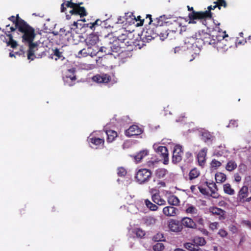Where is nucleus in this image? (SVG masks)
<instances>
[{"label": "nucleus", "mask_w": 251, "mask_h": 251, "mask_svg": "<svg viewBox=\"0 0 251 251\" xmlns=\"http://www.w3.org/2000/svg\"><path fill=\"white\" fill-rule=\"evenodd\" d=\"M168 226L171 231L174 232H179L183 229L181 222L174 219H171L168 222Z\"/></svg>", "instance_id": "obj_11"}, {"label": "nucleus", "mask_w": 251, "mask_h": 251, "mask_svg": "<svg viewBox=\"0 0 251 251\" xmlns=\"http://www.w3.org/2000/svg\"><path fill=\"white\" fill-rule=\"evenodd\" d=\"M199 189L200 190V192L201 194H202L203 195H208V192H207V190H206V188H203L201 186H199Z\"/></svg>", "instance_id": "obj_63"}, {"label": "nucleus", "mask_w": 251, "mask_h": 251, "mask_svg": "<svg viewBox=\"0 0 251 251\" xmlns=\"http://www.w3.org/2000/svg\"><path fill=\"white\" fill-rule=\"evenodd\" d=\"M226 37H228V35L226 34V31L223 33L222 36L220 35L218 36L215 47L219 51H224L227 50L229 45L227 44V41L225 39V38Z\"/></svg>", "instance_id": "obj_9"}, {"label": "nucleus", "mask_w": 251, "mask_h": 251, "mask_svg": "<svg viewBox=\"0 0 251 251\" xmlns=\"http://www.w3.org/2000/svg\"><path fill=\"white\" fill-rule=\"evenodd\" d=\"M181 224L182 226H184L186 227L195 229L197 228V224L193 221V219L189 217H185L183 218L181 221Z\"/></svg>", "instance_id": "obj_21"}, {"label": "nucleus", "mask_w": 251, "mask_h": 251, "mask_svg": "<svg viewBox=\"0 0 251 251\" xmlns=\"http://www.w3.org/2000/svg\"><path fill=\"white\" fill-rule=\"evenodd\" d=\"M183 160L186 164L191 163L193 161V156L191 152L188 151L185 154Z\"/></svg>", "instance_id": "obj_46"}, {"label": "nucleus", "mask_w": 251, "mask_h": 251, "mask_svg": "<svg viewBox=\"0 0 251 251\" xmlns=\"http://www.w3.org/2000/svg\"><path fill=\"white\" fill-rule=\"evenodd\" d=\"M15 55L25 56V51L23 49H20L19 51L14 52Z\"/></svg>", "instance_id": "obj_60"}, {"label": "nucleus", "mask_w": 251, "mask_h": 251, "mask_svg": "<svg viewBox=\"0 0 251 251\" xmlns=\"http://www.w3.org/2000/svg\"><path fill=\"white\" fill-rule=\"evenodd\" d=\"M168 202L171 205L177 206L179 204L180 201L176 196L171 195L168 198Z\"/></svg>", "instance_id": "obj_36"}, {"label": "nucleus", "mask_w": 251, "mask_h": 251, "mask_svg": "<svg viewBox=\"0 0 251 251\" xmlns=\"http://www.w3.org/2000/svg\"><path fill=\"white\" fill-rule=\"evenodd\" d=\"M151 199L152 201L158 205H165L166 203L165 200L161 197L159 192L152 194Z\"/></svg>", "instance_id": "obj_25"}, {"label": "nucleus", "mask_w": 251, "mask_h": 251, "mask_svg": "<svg viewBox=\"0 0 251 251\" xmlns=\"http://www.w3.org/2000/svg\"><path fill=\"white\" fill-rule=\"evenodd\" d=\"M18 31L22 34V42L33 41L36 34L34 28L29 25L24 20L21 21L17 24Z\"/></svg>", "instance_id": "obj_2"}, {"label": "nucleus", "mask_w": 251, "mask_h": 251, "mask_svg": "<svg viewBox=\"0 0 251 251\" xmlns=\"http://www.w3.org/2000/svg\"><path fill=\"white\" fill-rule=\"evenodd\" d=\"M25 44H27L28 46V49L27 50V58L33 60L34 59V53L36 50H38V44L37 42H33V41L27 42Z\"/></svg>", "instance_id": "obj_13"}, {"label": "nucleus", "mask_w": 251, "mask_h": 251, "mask_svg": "<svg viewBox=\"0 0 251 251\" xmlns=\"http://www.w3.org/2000/svg\"><path fill=\"white\" fill-rule=\"evenodd\" d=\"M184 248L189 250V251H202V249L199 247L196 246V245L192 242H187L183 244Z\"/></svg>", "instance_id": "obj_31"}, {"label": "nucleus", "mask_w": 251, "mask_h": 251, "mask_svg": "<svg viewBox=\"0 0 251 251\" xmlns=\"http://www.w3.org/2000/svg\"><path fill=\"white\" fill-rule=\"evenodd\" d=\"M222 165L221 162L215 159H212L210 163V166L212 168L217 169V168L220 167Z\"/></svg>", "instance_id": "obj_51"}, {"label": "nucleus", "mask_w": 251, "mask_h": 251, "mask_svg": "<svg viewBox=\"0 0 251 251\" xmlns=\"http://www.w3.org/2000/svg\"><path fill=\"white\" fill-rule=\"evenodd\" d=\"M90 140L91 143L96 146H103L104 145V140L102 138L92 137Z\"/></svg>", "instance_id": "obj_44"}, {"label": "nucleus", "mask_w": 251, "mask_h": 251, "mask_svg": "<svg viewBox=\"0 0 251 251\" xmlns=\"http://www.w3.org/2000/svg\"><path fill=\"white\" fill-rule=\"evenodd\" d=\"M200 175V171L196 168L192 169L189 173V178L190 180L194 179Z\"/></svg>", "instance_id": "obj_39"}, {"label": "nucleus", "mask_w": 251, "mask_h": 251, "mask_svg": "<svg viewBox=\"0 0 251 251\" xmlns=\"http://www.w3.org/2000/svg\"><path fill=\"white\" fill-rule=\"evenodd\" d=\"M101 21L100 19H97L93 23H90L84 24L83 25V26H87L88 27H89L91 29H93L95 28L96 26L100 25H101Z\"/></svg>", "instance_id": "obj_47"}, {"label": "nucleus", "mask_w": 251, "mask_h": 251, "mask_svg": "<svg viewBox=\"0 0 251 251\" xmlns=\"http://www.w3.org/2000/svg\"><path fill=\"white\" fill-rule=\"evenodd\" d=\"M249 190L246 185L240 189L237 195V199L240 201H243L247 197L249 194Z\"/></svg>", "instance_id": "obj_26"}, {"label": "nucleus", "mask_w": 251, "mask_h": 251, "mask_svg": "<svg viewBox=\"0 0 251 251\" xmlns=\"http://www.w3.org/2000/svg\"><path fill=\"white\" fill-rule=\"evenodd\" d=\"M75 10V9H74V7L72 8V10H70L69 13L70 14V15L67 14L66 16V19L67 20L70 19L71 18V16H75V12H74Z\"/></svg>", "instance_id": "obj_59"}, {"label": "nucleus", "mask_w": 251, "mask_h": 251, "mask_svg": "<svg viewBox=\"0 0 251 251\" xmlns=\"http://www.w3.org/2000/svg\"><path fill=\"white\" fill-rule=\"evenodd\" d=\"M101 52H104L105 54H113L115 55L125 57V55L129 56L130 54L129 50H126L124 47L123 43L119 44L118 41L113 40L112 42H109L104 46L101 47Z\"/></svg>", "instance_id": "obj_1"}, {"label": "nucleus", "mask_w": 251, "mask_h": 251, "mask_svg": "<svg viewBox=\"0 0 251 251\" xmlns=\"http://www.w3.org/2000/svg\"><path fill=\"white\" fill-rule=\"evenodd\" d=\"M237 167V164L235 161L233 160L229 161L226 166V169L229 172H231L234 170Z\"/></svg>", "instance_id": "obj_45"}, {"label": "nucleus", "mask_w": 251, "mask_h": 251, "mask_svg": "<svg viewBox=\"0 0 251 251\" xmlns=\"http://www.w3.org/2000/svg\"><path fill=\"white\" fill-rule=\"evenodd\" d=\"M145 204L146 205V206L151 211H157L158 209V207L157 205L152 203L148 199H146L145 200Z\"/></svg>", "instance_id": "obj_43"}, {"label": "nucleus", "mask_w": 251, "mask_h": 251, "mask_svg": "<svg viewBox=\"0 0 251 251\" xmlns=\"http://www.w3.org/2000/svg\"><path fill=\"white\" fill-rule=\"evenodd\" d=\"M92 80L98 83H108L111 81V77L106 74H97L93 76Z\"/></svg>", "instance_id": "obj_14"}, {"label": "nucleus", "mask_w": 251, "mask_h": 251, "mask_svg": "<svg viewBox=\"0 0 251 251\" xmlns=\"http://www.w3.org/2000/svg\"><path fill=\"white\" fill-rule=\"evenodd\" d=\"M114 40L118 41L119 44L123 43L124 47H125L126 48V44L128 43V39L127 38V36L126 34H122Z\"/></svg>", "instance_id": "obj_37"}, {"label": "nucleus", "mask_w": 251, "mask_h": 251, "mask_svg": "<svg viewBox=\"0 0 251 251\" xmlns=\"http://www.w3.org/2000/svg\"><path fill=\"white\" fill-rule=\"evenodd\" d=\"M143 40H145L149 42L152 39L156 37L155 32H154L153 25L151 27L147 28L146 31L143 32Z\"/></svg>", "instance_id": "obj_17"}, {"label": "nucleus", "mask_w": 251, "mask_h": 251, "mask_svg": "<svg viewBox=\"0 0 251 251\" xmlns=\"http://www.w3.org/2000/svg\"><path fill=\"white\" fill-rule=\"evenodd\" d=\"M237 122L235 120H231L229 122L228 126L229 127H234V126H237Z\"/></svg>", "instance_id": "obj_64"}, {"label": "nucleus", "mask_w": 251, "mask_h": 251, "mask_svg": "<svg viewBox=\"0 0 251 251\" xmlns=\"http://www.w3.org/2000/svg\"><path fill=\"white\" fill-rule=\"evenodd\" d=\"M199 34H196L195 36H191L187 37L184 40V48H186L188 50L194 49V48H200L201 47V44H200L198 42Z\"/></svg>", "instance_id": "obj_8"}, {"label": "nucleus", "mask_w": 251, "mask_h": 251, "mask_svg": "<svg viewBox=\"0 0 251 251\" xmlns=\"http://www.w3.org/2000/svg\"><path fill=\"white\" fill-rule=\"evenodd\" d=\"M193 242L196 245V247L202 246L206 244V241L203 237H196L193 240Z\"/></svg>", "instance_id": "obj_41"}, {"label": "nucleus", "mask_w": 251, "mask_h": 251, "mask_svg": "<svg viewBox=\"0 0 251 251\" xmlns=\"http://www.w3.org/2000/svg\"><path fill=\"white\" fill-rule=\"evenodd\" d=\"M168 171L164 168H158L155 172V177L158 179L164 178L168 174Z\"/></svg>", "instance_id": "obj_33"}, {"label": "nucleus", "mask_w": 251, "mask_h": 251, "mask_svg": "<svg viewBox=\"0 0 251 251\" xmlns=\"http://www.w3.org/2000/svg\"><path fill=\"white\" fill-rule=\"evenodd\" d=\"M5 33L8 38L7 39H6V43L7 45L8 46H10L13 49L16 48L18 45L17 42L13 39V36L12 35L11 33H10V31L5 32Z\"/></svg>", "instance_id": "obj_28"}, {"label": "nucleus", "mask_w": 251, "mask_h": 251, "mask_svg": "<svg viewBox=\"0 0 251 251\" xmlns=\"http://www.w3.org/2000/svg\"><path fill=\"white\" fill-rule=\"evenodd\" d=\"M78 21L86 22L85 19L83 20H78L76 22L74 21L73 25H71V27L70 28V30H68L66 33H65V36H67V40L68 41L71 39L74 40L75 35H77L76 29L77 28V22Z\"/></svg>", "instance_id": "obj_10"}, {"label": "nucleus", "mask_w": 251, "mask_h": 251, "mask_svg": "<svg viewBox=\"0 0 251 251\" xmlns=\"http://www.w3.org/2000/svg\"><path fill=\"white\" fill-rule=\"evenodd\" d=\"M218 36V35L216 36L214 35L211 36L206 32H202L201 33L199 32L198 42H200V44H201V46L202 45H210L215 47Z\"/></svg>", "instance_id": "obj_5"}, {"label": "nucleus", "mask_w": 251, "mask_h": 251, "mask_svg": "<svg viewBox=\"0 0 251 251\" xmlns=\"http://www.w3.org/2000/svg\"><path fill=\"white\" fill-rule=\"evenodd\" d=\"M75 69L72 68L68 69L66 72L65 78L66 79H70L71 80L75 81L76 79V75H75Z\"/></svg>", "instance_id": "obj_34"}, {"label": "nucleus", "mask_w": 251, "mask_h": 251, "mask_svg": "<svg viewBox=\"0 0 251 251\" xmlns=\"http://www.w3.org/2000/svg\"><path fill=\"white\" fill-rule=\"evenodd\" d=\"M8 20L12 22L15 24V26H16L17 28H18L17 24L20 22L21 21L23 20L22 19L19 17L18 14L17 15L16 17H15L14 16H11L8 18Z\"/></svg>", "instance_id": "obj_49"}, {"label": "nucleus", "mask_w": 251, "mask_h": 251, "mask_svg": "<svg viewBox=\"0 0 251 251\" xmlns=\"http://www.w3.org/2000/svg\"><path fill=\"white\" fill-rule=\"evenodd\" d=\"M171 25L170 27V29H168L169 30V33L170 34L171 33H176L177 32H180L181 31V23L178 20H174L173 23H171Z\"/></svg>", "instance_id": "obj_24"}, {"label": "nucleus", "mask_w": 251, "mask_h": 251, "mask_svg": "<svg viewBox=\"0 0 251 251\" xmlns=\"http://www.w3.org/2000/svg\"><path fill=\"white\" fill-rule=\"evenodd\" d=\"M164 20V16H161L154 20L153 25L154 32L156 37L159 36L162 40H164L167 38L172 39L170 33L168 32V29L167 28L166 25L167 22H165Z\"/></svg>", "instance_id": "obj_3"}, {"label": "nucleus", "mask_w": 251, "mask_h": 251, "mask_svg": "<svg viewBox=\"0 0 251 251\" xmlns=\"http://www.w3.org/2000/svg\"><path fill=\"white\" fill-rule=\"evenodd\" d=\"M152 172L150 169H140L136 173L135 179L140 184L147 183L151 179Z\"/></svg>", "instance_id": "obj_4"}, {"label": "nucleus", "mask_w": 251, "mask_h": 251, "mask_svg": "<svg viewBox=\"0 0 251 251\" xmlns=\"http://www.w3.org/2000/svg\"><path fill=\"white\" fill-rule=\"evenodd\" d=\"M98 53L94 50H92L91 47H87V48H84L78 52V55L79 57H86L88 55L93 57L96 56Z\"/></svg>", "instance_id": "obj_20"}, {"label": "nucleus", "mask_w": 251, "mask_h": 251, "mask_svg": "<svg viewBox=\"0 0 251 251\" xmlns=\"http://www.w3.org/2000/svg\"><path fill=\"white\" fill-rule=\"evenodd\" d=\"M244 184L246 185L248 190L251 193V176H248L245 177Z\"/></svg>", "instance_id": "obj_52"}, {"label": "nucleus", "mask_w": 251, "mask_h": 251, "mask_svg": "<svg viewBox=\"0 0 251 251\" xmlns=\"http://www.w3.org/2000/svg\"><path fill=\"white\" fill-rule=\"evenodd\" d=\"M158 162L157 160L152 161L150 160L147 161V166L150 168H154L155 165Z\"/></svg>", "instance_id": "obj_56"}, {"label": "nucleus", "mask_w": 251, "mask_h": 251, "mask_svg": "<svg viewBox=\"0 0 251 251\" xmlns=\"http://www.w3.org/2000/svg\"><path fill=\"white\" fill-rule=\"evenodd\" d=\"M136 20L140 21V23L137 24V25L138 26L142 25H143V23H144V21H145V19H142V17L140 16H137V18L136 19Z\"/></svg>", "instance_id": "obj_62"}, {"label": "nucleus", "mask_w": 251, "mask_h": 251, "mask_svg": "<svg viewBox=\"0 0 251 251\" xmlns=\"http://www.w3.org/2000/svg\"><path fill=\"white\" fill-rule=\"evenodd\" d=\"M207 186L211 191L210 196L214 199H218L221 197L220 195L218 193V188L214 182H206Z\"/></svg>", "instance_id": "obj_19"}, {"label": "nucleus", "mask_w": 251, "mask_h": 251, "mask_svg": "<svg viewBox=\"0 0 251 251\" xmlns=\"http://www.w3.org/2000/svg\"><path fill=\"white\" fill-rule=\"evenodd\" d=\"M166 186V182L164 181L159 180L157 182V187L158 188L165 187Z\"/></svg>", "instance_id": "obj_61"}, {"label": "nucleus", "mask_w": 251, "mask_h": 251, "mask_svg": "<svg viewBox=\"0 0 251 251\" xmlns=\"http://www.w3.org/2000/svg\"><path fill=\"white\" fill-rule=\"evenodd\" d=\"M215 178L217 183H222L226 181V175L221 172H218L215 175Z\"/></svg>", "instance_id": "obj_40"}, {"label": "nucleus", "mask_w": 251, "mask_h": 251, "mask_svg": "<svg viewBox=\"0 0 251 251\" xmlns=\"http://www.w3.org/2000/svg\"><path fill=\"white\" fill-rule=\"evenodd\" d=\"M177 209L171 206H166L163 209V213L166 216L171 217L176 215Z\"/></svg>", "instance_id": "obj_27"}, {"label": "nucleus", "mask_w": 251, "mask_h": 251, "mask_svg": "<svg viewBox=\"0 0 251 251\" xmlns=\"http://www.w3.org/2000/svg\"><path fill=\"white\" fill-rule=\"evenodd\" d=\"M209 212L212 215L218 216L219 220H224L226 218V211L221 208L212 206L209 208Z\"/></svg>", "instance_id": "obj_18"}, {"label": "nucleus", "mask_w": 251, "mask_h": 251, "mask_svg": "<svg viewBox=\"0 0 251 251\" xmlns=\"http://www.w3.org/2000/svg\"><path fill=\"white\" fill-rule=\"evenodd\" d=\"M148 153L147 150L140 151L134 156L135 161L137 163L140 162L144 157L148 155Z\"/></svg>", "instance_id": "obj_35"}, {"label": "nucleus", "mask_w": 251, "mask_h": 251, "mask_svg": "<svg viewBox=\"0 0 251 251\" xmlns=\"http://www.w3.org/2000/svg\"><path fill=\"white\" fill-rule=\"evenodd\" d=\"M82 3H77L76 5L74 7V9H75V16H80V17H83L87 15V12L85 8L84 7L80 6V5L82 4Z\"/></svg>", "instance_id": "obj_23"}, {"label": "nucleus", "mask_w": 251, "mask_h": 251, "mask_svg": "<svg viewBox=\"0 0 251 251\" xmlns=\"http://www.w3.org/2000/svg\"><path fill=\"white\" fill-rule=\"evenodd\" d=\"M105 133L107 135L106 140L108 143L112 142L118 136L117 132L113 130H106Z\"/></svg>", "instance_id": "obj_30"}, {"label": "nucleus", "mask_w": 251, "mask_h": 251, "mask_svg": "<svg viewBox=\"0 0 251 251\" xmlns=\"http://www.w3.org/2000/svg\"><path fill=\"white\" fill-rule=\"evenodd\" d=\"M214 4H217L218 6L217 7H218L219 9H221V6H224V7H226L227 6L226 2L225 1V0H220L218 1H216L214 2Z\"/></svg>", "instance_id": "obj_54"}, {"label": "nucleus", "mask_w": 251, "mask_h": 251, "mask_svg": "<svg viewBox=\"0 0 251 251\" xmlns=\"http://www.w3.org/2000/svg\"><path fill=\"white\" fill-rule=\"evenodd\" d=\"M218 223L213 222L211 223L209 225V228L212 230H215L218 228Z\"/></svg>", "instance_id": "obj_58"}, {"label": "nucleus", "mask_w": 251, "mask_h": 251, "mask_svg": "<svg viewBox=\"0 0 251 251\" xmlns=\"http://www.w3.org/2000/svg\"><path fill=\"white\" fill-rule=\"evenodd\" d=\"M127 174L126 170L124 167H119L117 169V174L119 176H125Z\"/></svg>", "instance_id": "obj_53"}, {"label": "nucleus", "mask_w": 251, "mask_h": 251, "mask_svg": "<svg viewBox=\"0 0 251 251\" xmlns=\"http://www.w3.org/2000/svg\"><path fill=\"white\" fill-rule=\"evenodd\" d=\"M223 189L224 192L229 195H233L235 194L234 190L232 188L231 185L229 183H226L224 185Z\"/></svg>", "instance_id": "obj_42"}, {"label": "nucleus", "mask_w": 251, "mask_h": 251, "mask_svg": "<svg viewBox=\"0 0 251 251\" xmlns=\"http://www.w3.org/2000/svg\"><path fill=\"white\" fill-rule=\"evenodd\" d=\"M201 139L204 142H211L214 139L215 137L213 133L207 130H204L201 132Z\"/></svg>", "instance_id": "obj_29"}, {"label": "nucleus", "mask_w": 251, "mask_h": 251, "mask_svg": "<svg viewBox=\"0 0 251 251\" xmlns=\"http://www.w3.org/2000/svg\"><path fill=\"white\" fill-rule=\"evenodd\" d=\"M218 234L222 237H226L228 233L227 232V231L226 230H225V229H220L219 230V232H218Z\"/></svg>", "instance_id": "obj_57"}, {"label": "nucleus", "mask_w": 251, "mask_h": 251, "mask_svg": "<svg viewBox=\"0 0 251 251\" xmlns=\"http://www.w3.org/2000/svg\"><path fill=\"white\" fill-rule=\"evenodd\" d=\"M212 17L211 12L209 11H193L188 15L190 21L189 23L196 24V20H205L206 18H211Z\"/></svg>", "instance_id": "obj_6"}, {"label": "nucleus", "mask_w": 251, "mask_h": 251, "mask_svg": "<svg viewBox=\"0 0 251 251\" xmlns=\"http://www.w3.org/2000/svg\"><path fill=\"white\" fill-rule=\"evenodd\" d=\"M198 211L197 208L195 206L190 205L186 209L185 212L187 214H195L197 213Z\"/></svg>", "instance_id": "obj_48"}, {"label": "nucleus", "mask_w": 251, "mask_h": 251, "mask_svg": "<svg viewBox=\"0 0 251 251\" xmlns=\"http://www.w3.org/2000/svg\"><path fill=\"white\" fill-rule=\"evenodd\" d=\"M77 3H74L72 2V0H64V1L61 5V12H64L65 11L67 7L73 8L74 7Z\"/></svg>", "instance_id": "obj_32"}, {"label": "nucleus", "mask_w": 251, "mask_h": 251, "mask_svg": "<svg viewBox=\"0 0 251 251\" xmlns=\"http://www.w3.org/2000/svg\"><path fill=\"white\" fill-rule=\"evenodd\" d=\"M51 57L52 59H54L55 60H57L59 59L63 60L64 57L62 55V52L60 51L58 49H55L53 50V53L51 54Z\"/></svg>", "instance_id": "obj_38"}, {"label": "nucleus", "mask_w": 251, "mask_h": 251, "mask_svg": "<svg viewBox=\"0 0 251 251\" xmlns=\"http://www.w3.org/2000/svg\"><path fill=\"white\" fill-rule=\"evenodd\" d=\"M135 233L136 236L140 238L143 237L146 234L145 231L143 230L141 228H137L136 229Z\"/></svg>", "instance_id": "obj_55"}, {"label": "nucleus", "mask_w": 251, "mask_h": 251, "mask_svg": "<svg viewBox=\"0 0 251 251\" xmlns=\"http://www.w3.org/2000/svg\"><path fill=\"white\" fill-rule=\"evenodd\" d=\"M99 41V36L95 33H92L89 34L85 39V42L87 47H91L93 50L99 53L101 52V47H99L97 44Z\"/></svg>", "instance_id": "obj_7"}, {"label": "nucleus", "mask_w": 251, "mask_h": 251, "mask_svg": "<svg viewBox=\"0 0 251 251\" xmlns=\"http://www.w3.org/2000/svg\"><path fill=\"white\" fill-rule=\"evenodd\" d=\"M155 151L164 160V164H168L169 162V154L167 148L165 146H159L156 148Z\"/></svg>", "instance_id": "obj_15"}, {"label": "nucleus", "mask_w": 251, "mask_h": 251, "mask_svg": "<svg viewBox=\"0 0 251 251\" xmlns=\"http://www.w3.org/2000/svg\"><path fill=\"white\" fill-rule=\"evenodd\" d=\"M143 130L137 125H132L125 131V134L127 137L140 135Z\"/></svg>", "instance_id": "obj_16"}, {"label": "nucleus", "mask_w": 251, "mask_h": 251, "mask_svg": "<svg viewBox=\"0 0 251 251\" xmlns=\"http://www.w3.org/2000/svg\"><path fill=\"white\" fill-rule=\"evenodd\" d=\"M183 154L182 147L179 145H176L174 147L172 161L174 163L179 162L182 160Z\"/></svg>", "instance_id": "obj_12"}, {"label": "nucleus", "mask_w": 251, "mask_h": 251, "mask_svg": "<svg viewBox=\"0 0 251 251\" xmlns=\"http://www.w3.org/2000/svg\"><path fill=\"white\" fill-rule=\"evenodd\" d=\"M207 151V150L206 148L202 149L199 152L197 155L199 165L201 167H203L205 163Z\"/></svg>", "instance_id": "obj_22"}, {"label": "nucleus", "mask_w": 251, "mask_h": 251, "mask_svg": "<svg viewBox=\"0 0 251 251\" xmlns=\"http://www.w3.org/2000/svg\"><path fill=\"white\" fill-rule=\"evenodd\" d=\"M154 251H162L164 249V244L162 243H157L152 247Z\"/></svg>", "instance_id": "obj_50"}]
</instances>
